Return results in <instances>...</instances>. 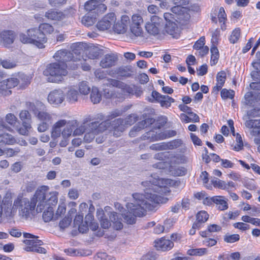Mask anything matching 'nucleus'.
<instances>
[{
  "instance_id": "39448f33",
  "label": "nucleus",
  "mask_w": 260,
  "mask_h": 260,
  "mask_svg": "<svg viewBox=\"0 0 260 260\" xmlns=\"http://www.w3.org/2000/svg\"><path fill=\"white\" fill-rule=\"evenodd\" d=\"M77 124L76 120L61 119L55 122L52 126L51 136L56 138L61 134L63 138H69L72 134L73 128Z\"/></svg>"
},
{
  "instance_id": "9b49d317",
  "label": "nucleus",
  "mask_w": 260,
  "mask_h": 260,
  "mask_svg": "<svg viewBox=\"0 0 260 260\" xmlns=\"http://www.w3.org/2000/svg\"><path fill=\"white\" fill-rule=\"evenodd\" d=\"M250 87L256 91L247 92L242 103L245 105L251 107L260 106V82L252 83Z\"/></svg>"
},
{
  "instance_id": "864d4df0",
  "label": "nucleus",
  "mask_w": 260,
  "mask_h": 260,
  "mask_svg": "<svg viewBox=\"0 0 260 260\" xmlns=\"http://www.w3.org/2000/svg\"><path fill=\"white\" fill-rule=\"evenodd\" d=\"M211 20L212 22L216 24L218 22L221 29H225V23L226 21V17H212Z\"/></svg>"
},
{
  "instance_id": "69168bd1",
  "label": "nucleus",
  "mask_w": 260,
  "mask_h": 260,
  "mask_svg": "<svg viewBox=\"0 0 260 260\" xmlns=\"http://www.w3.org/2000/svg\"><path fill=\"white\" fill-rule=\"evenodd\" d=\"M176 18L179 24V29L187 26L189 23V17H176Z\"/></svg>"
},
{
  "instance_id": "de8ad7c7",
  "label": "nucleus",
  "mask_w": 260,
  "mask_h": 260,
  "mask_svg": "<svg viewBox=\"0 0 260 260\" xmlns=\"http://www.w3.org/2000/svg\"><path fill=\"white\" fill-rule=\"evenodd\" d=\"M123 112L121 110L116 109L112 111H111L109 114L107 116V120L106 121H108L110 123V126L111 125L112 127V122H110L109 121L116 117L120 116L122 114Z\"/></svg>"
},
{
  "instance_id": "6ab92c4d",
  "label": "nucleus",
  "mask_w": 260,
  "mask_h": 260,
  "mask_svg": "<svg viewBox=\"0 0 260 260\" xmlns=\"http://www.w3.org/2000/svg\"><path fill=\"white\" fill-rule=\"evenodd\" d=\"M104 119V116L102 113L96 114L95 117H91L90 116L87 117L84 119V122L82 124L76 128L73 132V136H80L85 133L87 128L88 124L86 123L93 121L94 120H97L99 121H102Z\"/></svg>"
},
{
  "instance_id": "f257e3e1",
  "label": "nucleus",
  "mask_w": 260,
  "mask_h": 260,
  "mask_svg": "<svg viewBox=\"0 0 260 260\" xmlns=\"http://www.w3.org/2000/svg\"><path fill=\"white\" fill-rule=\"evenodd\" d=\"M149 181L142 183L144 186H150L145 189V194H133V202L126 205L127 211L119 203H115V208L119 211L125 221L132 224L136 222V217L143 216L147 211L153 210L157 204L166 203L169 199L162 195L170 193L173 181L169 179L153 177Z\"/></svg>"
},
{
  "instance_id": "c85d7f7f",
  "label": "nucleus",
  "mask_w": 260,
  "mask_h": 260,
  "mask_svg": "<svg viewBox=\"0 0 260 260\" xmlns=\"http://www.w3.org/2000/svg\"><path fill=\"white\" fill-rule=\"evenodd\" d=\"M109 218L113 223V228L116 230H121L123 228V224L121 222V219L117 216L116 212H111L109 215Z\"/></svg>"
},
{
  "instance_id": "bf43d9fd",
  "label": "nucleus",
  "mask_w": 260,
  "mask_h": 260,
  "mask_svg": "<svg viewBox=\"0 0 260 260\" xmlns=\"http://www.w3.org/2000/svg\"><path fill=\"white\" fill-rule=\"evenodd\" d=\"M234 91L232 90L223 89L221 91V96L222 98L224 99H232L234 96Z\"/></svg>"
},
{
  "instance_id": "09e8293b",
  "label": "nucleus",
  "mask_w": 260,
  "mask_h": 260,
  "mask_svg": "<svg viewBox=\"0 0 260 260\" xmlns=\"http://www.w3.org/2000/svg\"><path fill=\"white\" fill-rule=\"evenodd\" d=\"M209 218V215L207 212L205 211H201L199 212L196 215V220L204 223Z\"/></svg>"
},
{
  "instance_id": "3c124183",
  "label": "nucleus",
  "mask_w": 260,
  "mask_h": 260,
  "mask_svg": "<svg viewBox=\"0 0 260 260\" xmlns=\"http://www.w3.org/2000/svg\"><path fill=\"white\" fill-rule=\"evenodd\" d=\"M0 92L4 95H9L11 93V91L5 80L0 82Z\"/></svg>"
},
{
  "instance_id": "c9c22d12",
  "label": "nucleus",
  "mask_w": 260,
  "mask_h": 260,
  "mask_svg": "<svg viewBox=\"0 0 260 260\" xmlns=\"http://www.w3.org/2000/svg\"><path fill=\"white\" fill-rule=\"evenodd\" d=\"M18 80L19 81V87L21 89L25 88L30 83V77L24 74H21Z\"/></svg>"
},
{
  "instance_id": "79ce46f5",
  "label": "nucleus",
  "mask_w": 260,
  "mask_h": 260,
  "mask_svg": "<svg viewBox=\"0 0 260 260\" xmlns=\"http://www.w3.org/2000/svg\"><path fill=\"white\" fill-rule=\"evenodd\" d=\"M86 54L89 58L94 59L100 55V50L97 47H91L87 50Z\"/></svg>"
},
{
  "instance_id": "f704fd0d",
  "label": "nucleus",
  "mask_w": 260,
  "mask_h": 260,
  "mask_svg": "<svg viewBox=\"0 0 260 260\" xmlns=\"http://www.w3.org/2000/svg\"><path fill=\"white\" fill-rule=\"evenodd\" d=\"M207 253V249L205 248L190 249L187 250V254L191 256H202Z\"/></svg>"
},
{
  "instance_id": "dca6fc26",
  "label": "nucleus",
  "mask_w": 260,
  "mask_h": 260,
  "mask_svg": "<svg viewBox=\"0 0 260 260\" xmlns=\"http://www.w3.org/2000/svg\"><path fill=\"white\" fill-rule=\"evenodd\" d=\"M113 19L112 29L117 34H125L128 28V21L130 17H109Z\"/></svg>"
},
{
  "instance_id": "cd10ccee",
  "label": "nucleus",
  "mask_w": 260,
  "mask_h": 260,
  "mask_svg": "<svg viewBox=\"0 0 260 260\" xmlns=\"http://www.w3.org/2000/svg\"><path fill=\"white\" fill-rule=\"evenodd\" d=\"M188 115L182 113L180 115V119L182 121L185 122H198L200 120L199 117L196 113L190 112L188 113Z\"/></svg>"
},
{
  "instance_id": "052dcab7",
  "label": "nucleus",
  "mask_w": 260,
  "mask_h": 260,
  "mask_svg": "<svg viewBox=\"0 0 260 260\" xmlns=\"http://www.w3.org/2000/svg\"><path fill=\"white\" fill-rule=\"evenodd\" d=\"M213 186L220 189L225 190L226 189L225 182L218 179L215 178L212 180Z\"/></svg>"
},
{
  "instance_id": "5701e85b",
  "label": "nucleus",
  "mask_w": 260,
  "mask_h": 260,
  "mask_svg": "<svg viewBox=\"0 0 260 260\" xmlns=\"http://www.w3.org/2000/svg\"><path fill=\"white\" fill-rule=\"evenodd\" d=\"M113 19L109 17H99L96 19L97 23L96 26L101 31H104L112 28Z\"/></svg>"
},
{
  "instance_id": "473e14b6",
  "label": "nucleus",
  "mask_w": 260,
  "mask_h": 260,
  "mask_svg": "<svg viewBox=\"0 0 260 260\" xmlns=\"http://www.w3.org/2000/svg\"><path fill=\"white\" fill-rule=\"evenodd\" d=\"M97 216L100 220L101 225L103 229H108L111 225L110 222L108 219L104 218V211L103 210H99L96 212Z\"/></svg>"
},
{
  "instance_id": "2f4dec72",
  "label": "nucleus",
  "mask_w": 260,
  "mask_h": 260,
  "mask_svg": "<svg viewBox=\"0 0 260 260\" xmlns=\"http://www.w3.org/2000/svg\"><path fill=\"white\" fill-rule=\"evenodd\" d=\"M214 201V203L216 205L217 208L219 210L223 211L228 208L227 202L223 199L222 197L215 196Z\"/></svg>"
},
{
  "instance_id": "603ef678",
  "label": "nucleus",
  "mask_w": 260,
  "mask_h": 260,
  "mask_svg": "<svg viewBox=\"0 0 260 260\" xmlns=\"http://www.w3.org/2000/svg\"><path fill=\"white\" fill-rule=\"evenodd\" d=\"M19 118L22 122H28L31 124V115L28 111H21L19 114Z\"/></svg>"
},
{
  "instance_id": "5fc2aeb1",
  "label": "nucleus",
  "mask_w": 260,
  "mask_h": 260,
  "mask_svg": "<svg viewBox=\"0 0 260 260\" xmlns=\"http://www.w3.org/2000/svg\"><path fill=\"white\" fill-rule=\"evenodd\" d=\"M12 200H11V195L10 193H7L2 200V205H3L5 209L7 208V209H10V208L12 206Z\"/></svg>"
},
{
  "instance_id": "ea45409f",
  "label": "nucleus",
  "mask_w": 260,
  "mask_h": 260,
  "mask_svg": "<svg viewBox=\"0 0 260 260\" xmlns=\"http://www.w3.org/2000/svg\"><path fill=\"white\" fill-rule=\"evenodd\" d=\"M240 240V235L239 234H230L226 233L223 236V240L228 243H233L239 241Z\"/></svg>"
},
{
  "instance_id": "4be33fe9",
  "label": "nucleus",
  "mask_w": 260,
  "mask_h": 260,
  "mask_svg": "<svg viewBox=\"0 0 260 260\" xmlns=\"http://www.w3.org/2000/svg\"><path fill=\"white\" fill-rule=\"evenodd\" d=\"M156 128H154L151 131L146 132L141 137L142 140H148L150 142H153L165 139V137L160 135Z\"/></svg>"
},
{
  "instance_id": "774afa93",
  "label": "nucleus",
  "mask_w": 260,
  "mask_h": 260,
  "mask_svg": "<svg viewBox=\"0 0 260 260\" xmlns=\"http://www.w3.org/2000/svg\"><path fill=\"white\" fill-rule=\"evenodd\" d=\"M256 61L252 63L253 67L257 70L256 72H253L251 73V76H253L254 75L258 72H260V52H258L256 54Z\"/></svg>"
},
{
  "instance_id": "49530a36",
  "label": "nucleus",
  "mask_w": 260,
  "mask_h": 260,
  "mask_svg": "<svg viewBox=\"0 0 260 260\" xmlns=\"http://www.w3.org/2000/svg\"><path fill=\"white\" fill-rule=\"evenodd\" d=\"M210 32L211 35V41L212 45H217L220 36L219 29L216 28L214 30H211Z\"/></svg>"
},
{
  "instance_id": "0e129e2a",
  "label": "nucleus",
  "mask_w": 260,
  "mask_h": 260,
  "mask_svg": "<svg viewBox=\"0 0 260 260\" xmlns=\"http://www.w3.org/2000/svg\"><path fill=\"white\" fill-rule=\"evenodd\" d=\"M96 260H114V258L106 252H99L95 257Z\"/></svg>"
},
{
  "instance_id": "58836bf2",
  "label": "nucleus",
  "mask_w": 260,
  "mask_h": 260,
  "mask_svg": "<svg viewBox=\"0 0 260 260\" xmlns=\"http://www.w3.org/2000/svg\"><path fill=\"white\" fill-rule=\"evenodd\" d=\"M78 89L80 94L87 95L90 91V88L86 81H82L79 83Z\"/></svg>"
},
{
  "instance_id": "72a5a7b5",
  "label": "nucleus",
  "mask_w": 260,
  "mask_h": 260,
  "mask_svg": "<svg viewBox=\"0 0 260 260\" xmlns=\"http://www.w3.org/2000/svg\"><path fill=\"white\" fill-rule=\"evenodd\" d=\"M102 99V95L100 94L99 89L95 87H93L91 89L90 94V99L93 104H98L100 103Z\"/></svg>"
},
{
  "instance_id": "393cba45",
  "label": "nucleus",
  "mask_w": 260,
  "mask_h": 260,
  "mask_svg": "<svg viewBox=\"0 0 260 260\" xmlns=\"http://www.w3.org/2000/svg\"><path fill=\"white\" fill-rule=\"evenodd\" d=\"M155 246L158 249L166 251L172 248L174 246V243L170 240L161 238L156 241Z\"/></svg>"
},
{
  "instance_id": "f3484780",
  "label": "nucleus",
  "mask_w": 260,
  "mask_h": 260,
  "mask_svg": "<svg viewBox=\"0 0 260 260\" xmlns=\"http://www.w3.org/2000/svg\"><path fill=\"white\" fill-rule=\"evenodd\" d=\"M162 32L174 36L179 31V24L176 17H167L163 21Z\"/></svg>"
},
{
  "instance_id": "13d9d810",
  "label": "nucleus",
  "mask_w": 260,
  "mask_h": 260,
  "mask_svg": "<svg viewBox=\"0 0 260 260\" xmlns=\"http://www.w3.org/2000/svg\"><path fill=\"white\" fill-rule=\"evenodd\" d=\"M226 73L224 71H222L218 72L216 76L217 83L220 85L223 86L226 79Z\"/></svg>"
},
{
  "instance_id": "7c9ffc66",
  "label": "nucleus",
  "mask_w": 260,
  "mask_h": 260,
  "mask_svg": "<svg viewBox=\"0 0 260 260\" xmlns=\"http://www.w3.org/2000/svg\"><path fill=\"white\" fill-rule=\"evenodd\" d=\"M53 208L52 206H48L47 209L44 211L43 218L45 222H49L52 219L56 220L53 214Z\"/></svg>"
},
{
  "instance_id": "4468645a",
  "label": "nucleus",
  "mask_w": 260,
  "mask_h": 260,
  "mask_svg": "<svg viewBox=\"0 0 260 260\" xmlns=\"http://www.w3.org/2000/svg\"><path fill=\"white\" fill-rule=\"evenodd\" d=\"M146 99L151 103H159L161 107L166 108L170 107L171 104L175 102L172 98L168 95H161L155 90L152 92L151 97H147Z\"/></svg>"
},
{
  "instance_id": "680f3d73",
  "label": "nucleus",
  "mask_w": 260,
  "mask_h": 260,
  "mask_svg": "<svg viewBox=\"0 0 260 260\" xmlns=\"http://www.w3.org/2000/svg\"><path fill=\"white\" fill-rule=\"evenodd\" d=\"M64 252L67 253V255L71 256H82V254L81 251L79 250L74 249V248H68V249H65L64 250Z\"/></svg>"
},
{
  "instance_id": "ddd939ff",
  "label": "nucleus",
  "mask_w": 260,
  "mask_h": 260,
  "mask_svg": "<svg viewBox=\"0 0 260 260\" xmlns=\"http://www.w3.org/2000/svg\"><path fill=\"white\" fill-rule=\"evenodd\" d=\"M31 108L33 114L39 120L52 123L55 115L49 112L44 105L41 103H38L36 106H33Z\"/></svg>"
},
{
  "instance_id": "e2e57ef3",
  "label": "nucleus",
  "mask_w": 260,
  "mask_h": 260,
  "mask_svg": "<svg viewBox=\"0 0 260 260\" xmlns=\"http://www.w3.org/2000/svg\"><path fill=\"white\" fill-rule=\"evenodd\" d=\"M173 156V154L170 153L169 152H160L155 154L154 158L156 159L163 160H165L167 158H169L170 156L172 157Z\"/></svg>"
},
{
  "instance_id": "f03ea898",
  "label": "nucleus",
  "mask_w": 260,
  "mask_h": 260,
  "mask_svg": "<svg viewBox=\"0 0 260 260\" xmlns=\"http://www.w3.org/2000/svg\"><path fill=\"white\" fill-rule=\"evenodd\" d=\"M48 190L49 187L44 185L36 191L35 197L38 201L36 209L38 212H42L45 206L52 207L57 203L58 192L56 191L48 192Z\"/></svg>"
},
{
  "instance_id": "423d86ee",
  "label": "nucleus",
  "mask_w": 260,
  "mask_h": 260,
  "mask_svg": "<svg viewBox=\"0 0 260 260\" xmlns=\"http://www.w3.org/2000/svg\"><path fill=\"white\" fill-rule=\"evenodd\" d=\"M37 203H38V201L35 196L30 201L27 198L19 197L14 201L12 208L17 209L19 207L20 214L27 218L34 210Z\"/></svg>"
},
{
  "instance_id": "a878e982",
  "label": "nucleus",
  "mask_w": 260,
  "mask_h": 260,
  "mask_svg": "<svg viewBox=\"0 0 260 260\" xmlns=\"http://www.w3.org/2000/svg\"><path fill=\"white\" fill-rule=\"evenodd\" d=\"M75 14L76 10L72 8H70L68 10L64 11L63 13L56 11V9H52L48 10L46 13L45 16H66L68 15H75Z\"/></svg>"
},
{
  "instance_id": "9d476101",
  "label": "nucleus",
  "mask_w": 260,
  "mask_h": 260,
  "mask_svg": "<svg viewBox=\"0 0 260 260\" xmlns=\"http://www.w3.org/2000/svg\"><path fill=\"white\" fill-rule=\"evenodd\" d=\"M138 116L135 114L128 115L124 119L118 118L112 121V128L113 129V135L116 137H119L122 133L125 127L130 126L136 122Z\"/></svg>"
},
{
  "instance_id": "b1692460",
  "label": "nucleus",
  "mask_w": 260,
  "mask_h": 260,
  "mask_svg": "<svg viewBox=\"0 0 260 260\" xmlns=\"http://www.w3.org/2000/svg\"><path fill=\"white\" fill-rule=\"evenodd\" d=\"M117 58L114 54H106L101 61L100 66L103 68H110L114 66Z\"/></svg>"
},
{
  "instance_id": "4c0bfd02",
  "label": "nucleus",
  "mask_w": 260,
  "mask_h": 260,
  "mask_svg": "<svg viewBox=\"0 0 260 260\" xmlns=\"http://www.w3.org/2000/svg\"><path fill=\"white\" fill-rule=\"evenodd\" d=\"M2 138V139L0 142V143H3L8 145H13L15 144L16 141L14 137L8 133H4Z\"/></svg>"
},
{
  "instance_id": "412c9836",
  "label": "nucleus",
  "mask_w": 260,
  "mask_h": 260,
  "mask_svg": "<svg viewBox=\"0 0 260 260\" xmlns=\"http://www.w3.org/2000/svg\"><path fill=\"white\" fill-rule=\"evenodd\" d=\"M248 119L246 120L245 125L248 128L252 129L250 134L253 136L260 135V119Z\"/></svg>"
},
{
  "instance_id": "a19ab883",
  "label": "nucleus",
  "mask_w": 260,
  "mask_h": 260,
  "mask_svg": "<svg viewBox=\"0 0 260 260\" xmlns=\"http://www.w3.org/2000/svg\"><path fill=\"white\" fill-rule=\"evenodd\" d=\"M39 28L44 34L45 36H46V35L51 34L54 31V28L52 26L46 23L41 24L39 25Z\"/></svg>"
},
{
  "instance_id": "338daca9",
  "label": "nucleus",
  "mask_w": 260,
  "mask_h": 260,
  "mask_svg": "<svg viewBox=\"0 0 260 260\" xmlns=\"http://www.w3.org/2000/svg\"><path fill=\"white\" fill-rule=\"evenodd\" d=\"M72 221V218L69 216H66L62 220L59 222V226L60 229H64L68 227Z\"/></svg>"
},
{
  "instance_id": "a211bd4d",
  "label": "nucleus",
  "mask_w": 260,
  "mask_h": 260,
  "mask_svg": "<svg viewBox=\"0 0 260 260\" xmlns=\"http://www.w3.org/2000/svg\"><path fill=\"white\" fill-rule=\"evenodd\" d=\"M47 99L50 104L59 106L65 99L64 91L60 88L54 89L49 93Z\"/></svg>"
},
{
  "instance_id": "1a4fd4ad",
  "label": "nucleus",
  "mask_w": 260,
  "mask_h": 260,
  "mask_svg": "<svg viewBox=\"0 0 260 260\" xmlns=\"http://www.w3.org/2000/svg\"><path fill=\"white\" fill-rule=\"evenodd\" d=\"M167 17H145L144 26L146 31L151 36L162 32L164 21Z\"/></svg>"
},
{
  "instance_id": "a18cd8bd",
  "label": "nucleus",
  "mask_w": 260,
  "mask_h": 260,
  "mask_svg": "<svg viewBox=\"0 0 260 260\" xmlns=\"http://www.w3.org/2000/svg\"><path fill=\"white\" fill-rule=\"evenodd\" d=\"M171 11L174 14L177 15H185L187 12V9L186 7L177 5L171 9Z\"/></svg>"
},
{
  "instance_id": "8fccbe9b",
  "label": "nucleus",
  "mask_w": 260,
  "mask_h": 260,
  "mask_svg": "<svg viewBox=\"0 0 260 260\" xmlns=\"http://www.w3.org/2000/svg\"><path fill=\"white\" fill-rule=\"evenodd\" d=\"M241 32L239 28H235L232 32L229 40L232 44H234L237 42L240 36Z\"/></svg>"
},
{
  "instance_id": "4d7b16f0",
  "label": "nucleus",
  "mask_w": 260,
  "mask_h": 260,
  "mask_svg": "<svg viewBox=\"0 0 260 260\" xmlns=\"http://www.w3.org/2000/svg\"><path fill=\"white\" fill-rule=\"evenodd\" d=\"M97 6V3L94 0H89L84 5V9L87 12H90L94 10Z\"/></svg>"
},
{
  "instance_id": "37998d69",
  "label": "nucleus",
  "mask_w": 260,
  "mask_h": 260,
  "mask_svg": "<svg viewBox=\"0 0 260 260\" xmlns=\"http://www.w3.org/2000/svg\"><path fill=\"white\" fill-rule=\"evenodd\" d=\"M182 141L180 140H175L168 143H165V150L168 149H176L181 146Z\"/></svg>"
},
{
  "instance_id": "c756f323",
  "label": "nucleus",
  "mask_w": 260,
  "mask_h": 260,
  "mask_svg": "<svg viewBox=\"0 0 260 260\" xmlns=\"http://www.w3.org/2000/svg\"><path fill=\"white\" fill-rule=\"evenodd\" d=\"M66 98L69 103H74L78 101V93L75 89L69 87L66 93Z\"/></svg>"
},
{
  "instance_id": "6e6552de",
  "label": "nucleus",
  "mask_w": 260,
  "mask_h": 260,
  "mask_svg": "<svg viewBox=\"0 0 260 260\" xmlns=\"http://www.w3.org/2000/svg\"><path fill=\"white\" fill-rule=\"evenodd\" d=\"M128 26L129 27V37L133 40L138 38H144L145 32L143 25L145 20L143 17H130L128 18Z\"/></svg>"
},
{
  "instance_id": "f8f14e48",
  "label": "nucleus",
  "mask_w": 260,
  "mask_h": 260,
  "mask_svg": "<svg viewBox=\"0 0 260 260\" xmlns=\"http://www.w3.org/2000/svg\"><path fill=\"white\" fill-rule=\"evenodd\" d=\"M80 52L78 50H73L72 52L68 51L66 49L57 51L53 55V58L58 63H66V62L74 61H77L80 60Z\"/></svg>"
},
{
  "instance_id": "e433bc0d",
  "label": "nucleus",
  "mask_w": 260,
  "mask_h": 260,
  "mask_svg": "<svg viewBox=\"0 0 260 260\" xmlns=\"http://www.w3.org/2000/svg\"><path fill=\"white\" fill-rule=\"evenodd\" d=\"M31 128V126L30 122H22V126L17 128V131L21 135L27 136L29 133V130Z\"/></svg>"
},
{
  "instance_id": "2eb2a0df",
  "label": "nucleus",
  "mask_w": 260,
  "mask_h": 260,
  "mask_svg": "<svg viewBox=\"0 0 260 260\" xmlns=\"http://www.w3.org/2000/svg\"><path fill=\"white\" fill-rule=\"evenodd\" d=\"M109 82L113 86L117 87L118 90L120 89V91L123 94H125L126 93L136 94L137 96H140L142 93V91L140 90L137 91V88L134 85L129 86L122 82L112 79H109ZM119 91V90L117 91V92Z\"/></svg>"
},
{
  "instance_id": "bb28decb",
  "label": "nucleus",
  "mask_w": 260,
  "mask_h": 260,
  "mask_svg": "<svg viewBox=\"0 0 260 260\" xmlns=\"http://www.w3.org/2000/svg\"><path fill=\"white\" fill-rule=\"evenodd\" d=\"M1 39L7 44L13 43L15 39V34L12 30H5L2 32Z\"/></svg>"
},
{
  "instance_id": "0eeeda50",
  "label": "nucleus",
  "mask_w": 260,
  "mask_h": 260,
  "mask_svg": "<svg viewBox=\"0 0 260 260\" xmlns=\"http://www.w3.org/2000/svg\"><path fill=\"white\" fill-rule=\"evenodd\" d=\"M99 121V120H94L88 124L84 137L85 142H91L96 135L103 133L110 127V123L108 121H104L100 123Z\"/></svg>"
},
{
  "instance_id": "7ed1b4c3",
  "label": "nucleus",
  "mask_w": 260,
  "mask_h": 260,
  "mask_svg": "<svg viewBox=\"0 0 260 260\" xmlns=\"http://www.w3.org/2000/svg\"><path fill=\"white\" fill-rule=\"evenodd\" d=\"M43 74L47 77L48 82L59 83L68 75L67 65L63 63H51L46 67Z\"/></svg>"
},
{
  "instance_id": "aec40b11",
  "label": "nucleus",
  "mask_w": 260,
  "mask_h": 260,
  "mask_svg": "<svg viewBox=\"0 0 260 260\" xmlns=\"http://www.w3.org/2000/svg\"><path fill=\"white\" fill-rule=\"evenodd\" d=\"M23 237L26 239L23 241L26 245L24 248L32 247L35 249L37 246H41L43 244V242L41 240L38 239V237L29 233H24Z\"/></svg>"
},
{
  "instance_id": "c03bdc74",
  "label": "nucleus",
  "mask_w": 260,
  "mask_h": 260,
  "mask_svg": "<svg viewBox=\"0 0 260 260\" xmlns=\"http://www.w3.org/2000/svg\"><path fill=\"white\" fill-rule=\"evenodd\" d=\"M79 19L81 23L86 27L92 26L96 21V17H79Z\"/></svg>"
},
{
  "instance_id": "20e7f679",
  "label": "nucleus",
  "mask_w": 260,
  "mask_h": 260,
  "mask_svg": "<svg viewBox=\"0 0 260 260\" xmlns=\"http://www.w3.org/2000/svg\"><path fill=\"white\" fill-rule=\"evenodd\" d=\"M20 40L23 43L32 44L40 48H44V44L47 39L38 28H31L27 29L26 33L20 35Z\"/></svg>"
},
{
  "instance_id": "6e6d98bb",
  "label": "nucleus",
  "mask_w": 260,
  "mask_h": 260,
  "mask_svg": "<svg viewBox=\"0 0 260 260\" xmlns=\"http://www.w3.org/2000/svg\"><path fill=\"white\" fill-rule=\"evenodd\" d=\"M5 120L8 124L14 126L17 122L18 119L14 114L8 113L6 115Z\"/></svg>"
}]
</instances>
